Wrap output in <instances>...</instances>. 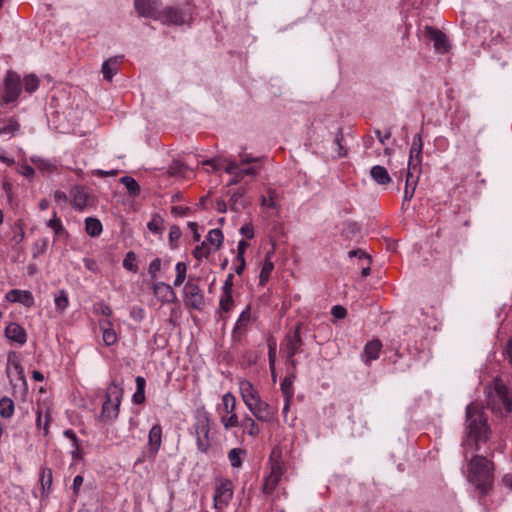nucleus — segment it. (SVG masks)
Listing matches in <instances>:
<instances>
[{
	"label": "nucleus",
	"instance_id": "obj_44",
	"mask_svg": "<svg viewBox=\"0 0 512 512\" xmlns=\"http://www.w3.org/2000/svg\"><path fill=\"white\" fill-rule=\"evenodd\" d=\"M343 225L342 232L347 238H354L360 233V226L356 222L347 221Z\"/></svg>",
	"mask_w": 512,
	"mask_h": 512
},
{
	"label": "nucleus",
	"instance_id": "obj_17",
	"mask_svg": "<svg viewBox=\"0 0 512 512\" xmlns=\"http://www.w3.org/2000/svg\"><path fill=\"white\" fill-rule=\"evenodd\" d=\"M239 389H240L242 400L247 407H248V404H252L253 402H256L259 399H261L257 389L248 380L240 381Z\"/></svg>",
	"mask_w": 512,
	"mask_h": 512
},
{
	"label": "nucleus",
	"instance_id": "obj_13",
	"mask_svg": "<svg viewBox=\"0 0 512 512\" xmlns=\"http://www.w3.org/2000/svg\"><path fill=\"white\" fill-rule=\"evenodd\" d=\"M255 418L261 422H272L275 418L276 411L267 402L259 399L247 407Z\"/></svg>",
	"mask_w": 512,
	"mask_h": 512
},
{
	"label": "nucleus",
	"instance_id": "obj_59",
	"mask_svg": "<svg viewBox=\"0 0 512 512\" xmlns=\"http://www.w3.org/2000/svg\"><path fill=\"white\" fill-rule=\"evenodd\" d=\"M331 314L337 319H343L347 315V310L341 305H335L332 307Z\"/></svg>",
	"mask_w": 512,
	"mask_h": 512
},
{
	"label": "nucleus",
	"instance_id": "obj_29",
	"mask_svg": "<svg viewBox=\"0 0 512 512\" xmlns=\"http://www.w3.org/2000/svg\"><path fill=\"white\" fill-rule=\"evenodd\" d=\"M240 427L243 428V432L247 433L252 437L258 436L260 429L253 418L246 416L240 423Z\"/></svg>",
	"mask_w": 512,
	"mask_h": 512
},
{
	"label": "nucleus",
	"instance_id": "obj_26",
	"mask_svg": "<svg viewBox=\"0 0 512 512\" xmlns=\"http://www.w3.org/2000/svg\"><path fill=\"white\" fill-rule=\"evenodd\" d=\"M223 240V233L218 228L210 230L206 236V242L210 246H214L215 251L219 250L222 247Z\"/></svg>",
	"mask_w": 512,
	"mask_h": 512
},
{
	"label": "nucleus",
	"instance_id": "obj_24",
	"mask_svg": "<svg viewBox=\"0 0 512 512\" xmlns=\"http://www.w3.org/2000/svg\"><path fill=\"white\" fill-rule=\"evenodd\" d=\"M72 205L75 209L82 211L88 204V194L84 188L76 186L71 190Z\"/></svg>",
	"mask_w": 512,
	"mask_h": 512
},
{
	"label": "nucleus",
	"instance_id": "obj_49",
	"mask_svg": "<svg viewBox=\"0 0 512 512\" xmlns=\"http://www.w3.org/2000/svg\"><path fill=\"white\" fill-rule=\"evenodd\" d=\"M229 417H226V416H222L221 417V423L223 424L224 428L226 430H229L233 427H239L240 426V421L238 419V416L235 412L233 413H229Z\"/></svg>",
	"mask_w": 512,
	"mask_h": 512
},
{
	"label": "nucleus",
	"instance_id": "obj_43",
	"mask_svg": "<svg viewBox=\"0 0 512 512\" xmlns=\"http://www.w3.org/2000/svg\"><path fill=\"white\" fill-rule=\"evenodd\" d=\"M39 78L35 74H29L24 78V88L28 93L35 92L39 87Z\"/></svg>",
	"mask_w": 512,
	"mask_h": 512
},
{
	"label": "nucleus",
	"instance_id": "obj_47",
	"mask_svg": "<svg viewBox=\"0 0 512 512\" xmlns=\"http://www.w3.org/2000/svg\"><path fill=\"white\" fill-rule=\"evenodd\" d=\"M47 226L53 229L54 233L58 236H61L62 234H65L66 231L62 225V222L59 217H57V214H53V218L50 219L47 222Z\"/></svg>",
	"mask_w": 512,
	"mask_h": 512
},
{
	"label": "nucleus",
	"instance_id": "obj_14",
	"mask_svg": "<svg viewBox=\"0 0 512 512\" xmlns=\"http://www.w3.org/2000/svg\"><path fill=\"white\" fill-rule=\"evenodd\" d=\"M158 0H135L134 7L140 17L156 20L158 15Z\"/></svg>",
	"mask_w": 512,
	"mask_h": 512
},
{
	"label": "nucleus",
	"instance_id": "obj_12",
	"mask_svg": "<svg viewBox=\"0 0 512 512\" xmlns=\"http://www.w3.org/2000/svg\"><path fill=\"white\" fill-rule=\"evenodd\" d=\"M159 17L156 20L161 21L164 25H183L185 23L186 14L179 7L167 6L158 12Z\"/></svg>",
	"mask_w": 512,
	"mask_h": 512
},
{
	"label": "nucleus",
	"instance_id": "obj_62",
	"mask_svg": "<svg viewBox=\"0 0 512 512\" xmlns=\"http://www.w3.org/2000/svg\"><path fill=\"white\" fill-rule=\"evenodd\" d=\"M240 233L244 235L248 239H252L254 237V229L250 224L244 225L240 229Z\"/></svg>",
	"mask_w": 512,
	"mask_h": 512
},
{
	"label": "nucleus",
	"instance_id": "obj_39",
	"mask_svg": "<svg viewBox=\"0 0 512 512\" xmlns=\"http://www.w3.org/2000/svg\"><path fill=\"white\" fill-rule=\"evenodd\" d=\"M55 306L57 310L63 312L69 304L68 295L65 290H60L54 298Z\"/></svg>",
	"mask_w": 512,
	"mask_h": 512
},
{
	"label": "nucleus",
	"instance_id": "obj_45",
	"mask_svg": "<svg viewBox=\"0 0 512 512\" xmlns=\"http://www.w3.org/2000/svg\"><path fill=\"white\" fill-rule=\"evenodd\" d=\"M244 451L240 448H233L228 453V459L233 468H240L242 466V460L240 455L243 454Z\"/></svg>",
	"mask_w": 512,
	"mask_h": 512
},
{
	"label": "nucleus",
	"instance_id": "obj_19",
	"mask_svg": "<svg viewBox=\"0 0 512 512\" xmlns=\"http://www.w3.org/2000/svg\"><path fill=\"white\" fill-rule=\"evenodd\" d=\"M122 58L123 56H114L104 61L101 68L104 80L112 81L114 75H116L119 70Z\"/></svg>",
	"mask_w": 512,
	"mask_h": 512
},
{
	"label": "nucleus",
	"instance_id": "obj_63",
	"mask_svg": "<svg viewBox=\"0 0 512 512\" xmlns=\"http://www.w3.org/2000/svg\"><path fill=\"white\" fill-rule=\"evenodd\" d=\"M190 211L189 207L174 206L171 209V213L176 216H185Z\"/></svg>",
	"mask_w": 512,
	"mask_h": 512
},
{
	"label": "nucleus",
	"instance_id": "obj_4",
	"mask_svg": "<svg viewBox=\"0 0 512 512\" xmlns=\"http://www.w3.org/2000/svg\"><path fill=\"white\" fill-rule=\"evenodd\" d=\"M122 396L123 389L115 382H112L107 389L105 401L102 405L100 414L102 421L107 422L118 417Z\"/></svg>",
	"mask_w": 512,
	"mask_h": 512
},
{
	"label": "nucleus",
	"instance_id": "obj_42",
	"mask_svg": "<svg viewBox=\"0 0 512 512\" xmlns=\"http://www.w3.org/2000/svg\"><path fill=\"white\" fill-rule=\"evenodd\" d=\"M163 218L159 214H154L147 224V228L155 233H161L163 230Z\"/></svg>",
	"mask_w": 512,
	"mask_h": 512
},
{
	"label": "nucleus",
	"instance_id": "obj_6",
	"mask_svg": "<svg viewBox=\"0 0 512 512\" xmlns=\"http://www.w3.org/2000/svg\"><path fill=\"white\" fill-rule=\"evenodd\" d=\"M301 323H297L295 328L288 332L285 336V348L286 361L291 365L292 369H296L297 362L294 356L301 352L303 346V340L300 334Z\"/></svg>",
	"mask_w": 512,
	"mask_h": 512
},
{
	"label": "nucleus",
	"instance_id": "obj_48",
	"mask_svg": "<svg viewBox=\"0 0 512 512\" xmlns=\"http://www.w3.org/2000/svg\"><path fill=\"white\" fill-rule=\"evenodd\" d=\"M222 402L225 413L229 414L235 412L236 399L231 393L224 394Z\"/></svg>",
	"mask_w": 512,
	"mask_h": 512
},
{
	"label": "nucleus",
	"instance_id": "obj_32",
	"mask_svg": "<svg viewBox=\"0 0 512 512\" xmlns=\"http://www.w3.org/2000/svg\"><path fill=\"white\" fill-rule=\"evenodd\" d=\"M12 230L14 235L11 241L14 243L13 248H17L22 243L25 237L22 220H17L12 226Z\"/></svg>",
	"mask_w": 512,
	"mask_h": 512
},
{
	"label": "nucleus",
	"instance_id": "obj_58",
	"mask_svg": "<svg viewBox=\"0 0 512 512\" xmlns=\"http://www.w3.org/2000/svg\"><path fill=\"white\" fill-rule=\"evenodd\" d=\"M348 255L349 257H358L360 260H365L367 263H371V257L361 249L351 250Z\"/></svg>",
	"mask_w": 512,
	"mask_h": 512
},
{
	"label": "nucleus",
	"instance_id": "obj_5",
	"mask_svg": "<svg viewBox=\"0 0 512 512\" xmlns=\"http://www.w3.org/2000/svg\"><path fill=\"white\" fill-rule=\"evenodd\" d=\"M422 138L420 134H416L413 137L412 145L410 148V156H409V162H408V175L406 180V189H405V198H411L413 196L415 187H416V181L412 180V183L410 184V178L412 177L411 170L413 171H419L420 165H421V153H422Z\"/></svg>",
	"mask_w": 512,
	"mask_h": 512
},
{
	"label": "nucleus",
	"instance_id": "obj_60",
	"mask_svg": "<svg viewBox=\"0 0 512 512\" xmlns=\"http://www.w3.org/2000/svg\"><path fill=\"white\" fill-rule=\"evenodd\" d=\"M64 436L70 440H72L73 442V446L76 447V450L79 451L81 450L80 449V444H79V440L75 434V432L72 430V429H67L64 431Z\"/></svg>",
	"mask_w": 512,
	"mask_h": 512
},
{
	"label": "nucleus",
	"instance_id": "obj_23",
	"mask_svg": "<svg viewBox=\"0 0 512 512\" xmlns=\"http://www.w3.org/2000/svg\"><path fill=\"white\" fill-rule=\"evenodd\" d=\"M381 349L382 342L379 339L369 341L365 345L364 352L362 354L365 363H370L372 360H376L380 355Z\"/></svg>",
	"mask_w": 512,
	"mask_h": 512
},
{
	"label": "nucleus",
	"instance_id": "obj_16",
	"mask_svg": "<svg viewBox=\"0 0 512 512\" xmlns=\"http://www.w3.org/2000/svg\"><path fill=\"white\" fill-rule=\"evenodd\" d=\"M429 39L433 42L434 49L438 53H445L449 49V43L446 35L438 29L429 28L428 29Z\"/></svg>",
	"mask_w": 512,
	"mask_h": 512
},
{
	"label": "nucleus",
	"instance_id": "obj_38",
	"mask_svg": "<svg viewBox=\"0 0 512 512\" xmlns=\"http://www.w3.org/2000/svg\"><path fill=\"white\" fill-rule=\"evenodd\" d=\"M20 129V124L15 118H10L7 123L0 127V135L14 136Z\"/></svg>",
	"mask_w": 512,
	"mask_h": 512
},
{
	"label": "nucleus",
	"instance_id": "obj_41",
	"mask_svg": "<svg viewBox=\"0 0 512 512\" xmlns=\"http://www.w3.org/2000/svg\"><path fill=\"white\" fill-rule=\"evenodd\" d=\"M210 253H211V247L206 241H203L200 245L196 246L195 249L193 250V256L197 260L207 258L210 255Z\"/></svg>",
	"mask_w": 512,
	"mask_h": 512
},
{
	"label": "nucleus",
	"instance_id": "obj_64",
	"mask_svg": "<svg viewBox=\"0 0 512 512\" xmlns=\"http://www.w3.org/2000/svg\"><path fill=\"white\" fill-rule=\"evenodd\" d=\"M222 161L221 158H214V159H208V160H204L202 162L203 165H209L212 167V170L215 171L217 169H219L220 167V162Z\"/></svg>",
	"mask_w": 512,
	"mask_h": 512
},
{
	"label": "nucleus",
	"instance_id": "obj_1",
	"mask_svg": "<svg viewBox=\"0 0 512 512\" xmlns=\"http://www.w3.org/2000/svg\"><path fill=\"white\" fill-rule=\"evenodd\" d=\"M466 435L463 440L464 456L479 450L481 443L487 441L489 428L481 407L478 404H470L466 408Z\"/></svg>",
	"mask_w": 512,
	"mask_h": 512
},
{
	"label": "nucleus",
	"instance_id": "obj_7",
	"mask_svg": "<svg viewBox=\"0 0 512 512\" xmlns=\"http://www.w3.org/2000/svg\"><path fill=\"white\" fill-rule=\"evenodd\" d=\"M21 93L20 76L14 71H8L3 83L0 97L4 104L15 102Z\"/></svg>",
	"mask_w": 512,
	"mask_h": 512
},
{
	"label": "nucleus",
	"instance_id": "obj_8",
	"mask_svg": "<svg viewBox=\"0 0 512 512\" xmlns=\"http://www.w3.org/2000/svg\"><path fill=\"white\" fill-rule=\"evenodd\" d=\"M498 403L504 406L506 414L512 412V397L505 384L500 381H495L494 391L489 395L488 404L493 411H498Z\"/></svg>",
	"mask_w": 512,
	"mask_h": 512
},
{
	"label": "nucleus",
	"instance_id": "obj_37",
	"mask_svg": "<svg viewBox=\"0 0 512 512\" xmlns=\"http://www.w3.org/2000/svg\"><path fill=\"white\" fill-rule=\"evenodd\" d=\"M250 319H251L250 306H247L240 314V316L236 322L234 332L236 333V332H241L242 330H245Z\"/></svg>",
	"mask_w": 512,
	"mask_h": 512
},
{
	"label": "nucleus",
	"instance_id": "obj_57",
	"mask_svg": "<svg viewBox=\"0 0 512 512\" xmlns=\"http://www.w3.org/2000/svg\"><path fill=\"white\" fill-rule=\"evenodd\" d=\"M342 141H343V133H342V130L339 129L338 133L336 134L335 139H334V142L338 146V156L339 157H344L347 155V149H345L344 146L342 145Z\"/></svg>",
	"mask_w": 512,
	"mask_h": 512
},
{
	"label": "nucleus",
	"instance_id": "obj_11",
	"mask_svg": "<svg viewBox=\"0 0 512 512\" xmlns=\"http://www.w3.org/2000/svg\"><path fill=\"white\" fill-rule=\"evenodd\" d=\"M233 496V485L232 482L228 479H225L220 482L219 485L216 486L214 493V507L217 510L223 509L228 505L229 501Z\"/></svg>",
	"mask_w": 512,
	"mask_h": 512
},
{
	"label": "nucleus",
	"instance_id": "obj_35",
	"mask_svg": "<svg viewBox=\"0 0 512 512\" xmlns=\"http://www.w3.org/2000/svg\"><path fill=\"white\" fill-rule=\"evenodd\" d=\"M267 346H268L269 368H270V371L273 372V370L275 368L276 353H277V342L273 336H270L267 339Z\"/></svg>",
	"mask_w": 512,
	"mask_h": 512
},
{
	"label": "nucleus",
	"instance_id": "obj_54",
	"mask_svg": "<svg viewBox=\"0 0 512 512\" xmlns=\"http://www.w3.org/2000/svg\"><path fill=\"white\" fill-rule=\"evenodd\" d=\"M161 269V259L155 258L151 261L148 267V273L151 277V279H155L157 277V272H159Z\"/></svg>",
	"mask_w": 512,
	"mask_h": 512
},
{
	"label": "nucleus",
	"instance_id": "obj_33",
	"mask_svg": "<svg viewBox=\"0 0 512 512\" xmlns=\"http://www.w3.org/2000/svg\"><path fill=\"white\" fill-rule=\"evenodd\" d=\"M14 413V402L9 397H2L0 399V416L3 418H10Z\"/></svg>",
	"mask_w": 512,
	"mask_h": 512
},
{
	"label": "nucleus",
	"instance_id": "obj_52",
	"mask_svg": "<svg viewBox=\"0 0 512 512\" xmlns=\"http://www.w3.org/2000/svg\"><path fill=\"white\" fill-rule=\"evenodd\" d=\"M181 236V229L177 225H172L169 231V243L172 249L177 247V241Z\"/></svg>",
	"mask_w": 512,
	"mask_h": 512
},
{
	"label": "nucleus",
	"instance_id": "obj_10",
	"mask_svg": "<svg viewBox=\"0 0 512 512\" xmlns=\"http://www.w3.org/2000/svg\"><path fill=\"white\" fill-rule=\"evenodd\" d=\"M183 292L187 306L197 310L203 308L205 303L204 296L198 284L188 280L184 286Z\"/></svg>",
	"mask_w": 512,
	"mask_h": 512
},
{
	"label": "nucleus",
	"instance_id": "obj_51",
	"mask_svg": "<svg viewBox=\"0 0 512 512\" xmlns=\"http://www.w3.org/2000/svg\"><path fill=\"white\" fill-rule=\"evenodd\" d=\"M47 247H48V240L46 238L38 239L34 243L33 248H32L33 257L36 258L39 255L44 254L47 250Z\"/></svg>",
	"mask_w": 512,
	"mask_h": 512
},
{
	"label": "nucleus",
	"instance_id": "obj_34",
	"mask_svg": "<svg viewBox=\"0 0 512 512\" xmlns=\"http://www.w3.org/2000/svg\"><path fill=\"white\" fill-rule=\"evenodd\" d=\"M273 268L274 265L273 262L270 260V254H267L259 276V281L261 285H265L266 282L269 280Z\"/></svg>",
	"mask_w": 512,
	"mask_h": 512
},
{
	"label": "nucleus",
	"instance_id": "obj_28",
	"mask_svg": "<svg viewBox=\"0 0 512 512\" xmlns=\"http://www.w3.org/2000/svg\"><path fill=\"white\" fill-rule=\"evenodd\" d=\"M85 230L91 237H96L102 231V224L97 218L88 217L85 220Z\"/></svg>",
	"mask_w": 512,
	"mask_h": 512
},
{
	"label": "nucleus",
	"instance_id": "obj_30",
	"mask_svg": "<svg viewBox=\"0 0 512 512\" xmlns=\"http://www.w3.org/2000/svg\"><path fill=\"white\" fill-rule=\"evenodd\" d=\"M40 483L43 494L48 493L53 483L52 470L50 468H42L40 473Z\"/></svg>",
	"mask_w": 512,
	"mask_h": 512
},
{
	"label": "nucleus",
	"instance_id": "obj_46",
	"mask_svg": "<svg viewBox=\"0 0 512 512\" xmlns=\"http://www.w3.org/2000/svg\"><path fill=\"white\" fill-rule=\"evenodd\" d=\"M123 267L133 273H136L138 271V266L136 265V254L132 251H129L124 260H123Z\"/></svg>",
	"mask_w": 512,
	"mask_h": 512
},
{
	"label": "nucleus",
	"instance_id": "obj_9",
	"mask_svg": "<svg viewBox=\"0 0 512 512\" xmlns=\"http://www.w3.org/2000/svg\"><path fill=\"white\" fill-rule=\"evenodd\" d=\"M195 435L197 441L198 449L206 453L210 448V419L209 416L204 413L202 415L197 416L196 422L194 424Z\"/></svg>",
	"mask_w": 512,
	"mask_h": 512
},
{
	"label": "nucleus",
	"instance_id": "obj_53",
	"mask_svg": "<svg viewBox=\"0 0 512 512\" xmlns=\"http://www.w3.org/2000/svg\"><path fill=\"white\" fill-rule=\"evenodd\" d=\"M371 177L379 184H384V166L376 165L371 168Z\"/></svg>",
	"mask_w": 512,
	"mask_h": 512
},
{
	"label": "nucleus",
	"instance_id": "obj_36",
	"mask_svg": "<svg viewBox=\"0 0 512 512\" xmlns=\"http://www.w3.org/2000/svg\"><path fill=\"white\" fill-rule=\"evenodd\" d=\"M8 365L12 366L17 373L20 380L25 382L24 369L15 352H10L8 355Z\"/></svg>",
	"mask_w": 512,
	"mask_h": 512
},
{
	"label": "nucleus",
	"instance_id": "obj_20",
	"mask_svg": "<svg viewBox=\"0 0 512 512\" xmlns=\"http://www.w3.org/2000/svg\"><path fill=\"white\" fill-rule=\"evenodd\" d=\"M6 337L20 345H23L27 341V334L25 329L17 323H10L5 328Z\"/></svg>",
	"mask_w": 512,
	"mask_h": 512
},
{
	"label": "nucleus",
	"instance_id": "obj_31",
	"mask_svg": "<svg viewBox=\"0 0 512 512\" xmlns=\"http://www.w3.org/2000/svg\"><path fill=\"white\" fill-rule=\"evenodd\" d=\"M120 182L126 187L130 196L136 197L140 194V186L134 178L124 176L120 178Z\"/></svg>",
	"mask_w": 512,
	"mask_h": 512
},
{
	"label": "nucleus",
	"instance_id": "obj_56",
	"mask_svg": "<svg viewBox=\"0 0 512 512\" xmlns=\"http://www.w3.org/2000/svg\"><path fill=\"white\" fill-rule=\"evenodd\" d=\"M94 312L102 314V315L107 316V317H110L112 315L111 307L108 304L104 303V302H100V303L95 304L94 305Z\"/></svg>",
	"mask_w": 512,
	"mask_h": 512
},
{
	"label": "nucleus",
	"instance_id": "obj_27",
	"mask_svg": "<svg viewBox=\"0 0 512 512\" xmlns=\"http://www.w3.org/2000/svg\"><path fill=\"white\" fill-rule=\"evenodd\" d=\"M136 391L133 394L132 400L135 404H143L145 402V386L146 381L142 376H137L135 379Z\"/></svg>",
	"mask_w": 512,
	"mask_h": 512
},
{
	"label": "nucleus",
	"instance_id": "obj_21",
	"mask_svg": "<svg viewBox=\"0 0 512 512\" xmlns=\"http://www.w3.org/2000/svg\"><path fill=\"white\" fill-rule=\"evenodd\" d=\"M154 295L162 302H173L176 298V294L172 287L164 282H156L153 285Z\"/></svg>",
	"mask_w": 512,
	"mask_h": 512
},
{
	"label": "nucleus",
	"instance_id": "obj_61",
	"mask_svg": "<svg viewBox=\"0 0 512 512\" xmlns=\"http://www.w3.org/2000/svg\"><path fill=\"white\" fill-rule=\"evenodd\" d=\"M244 190H238L231 195L232 209L237 210L239 200L243 197Z\"/></svg>",
	"mask_w": 512,
	"mask_h": 512
},
{
	"label": "nucleus",
	"instance_id": "obj_50",
	"mask_svg": "<svg viewBox=\"0 0 512 512\" xmlns=\"http://www.w3.org/2000/svg\"><path fill=\"white\" fill-rule=\"evenodd\" d=\"M175 270H176V278L174 281V285L180 286L186 278V272H187L186 264L184 262H178L176 264Z\"/></svg>",
	"mask_w": 512,
	"mask_h": 512
},
{
	"label": "nucleus",
	"instance_id": "obj_22",
	"mask_svg": "<svg viewBox=\"0 0 512 512\" xmlns=\"http://www.w3.org/2000/svg\"><path fill=\"white\" fill-rule=\"evenodd\" d=\"M99 327L102 331V338L106 346H111L117 342L118 337L110 319L106 318L100 320Z\"/></svg>",
	"mask_w": 512,
	"mask_h": 512
},
{
	"label": "nucleus",
	"instance_id": "obj_15",
	"mask_svg": "<svg viewBox=\"0 0 512 512\" xmlns=\"http://www.w3.org/2000/svg\"><path fill=\"white\" fill-rule=\"evenodd\" d=\"M6 300L12 303H21L26 307L34 305V297L30 291L12 289L6 293Z\"/></svg>",
	"mask_w": 512,
	"mask_h": 512
},
{
	"label": "nucleus",
	"instance_id": "obj_3",
	"mask_svg": "<svg viewBox=\"0 0 512 512\" xmlns=\"http://www.w3.org/2000/svg\"><path fill=\"white\" fill-rule=\"evenodd\" d=\"M270 472L264 478L261 490L264 494L271 495L277 488L284 473V463L281 460V452L273 449L269 457Z\"/></svg>",
	"mask_w": 512,
	"mask_h": 512
},
{
	"label": "nucleus",
	"instance_id": "obj_25",
	"mask_svg": "<svg viewBox=\"0 0 512 512\" xmlns=\"http://www.w3.org/2000/svg\"><path fill=\"white\" fill-rule=\"evenodd\" d=\"M296 378L295 369H292V372L287 375L283 381L281 382V391L285 400L291 401L294 391H293V383Z\"/></svg>",
	"mask_w": 512,
	"mask_h": 512
},
{
	"label": "nucleus",
	"instance_id": "obj_40",
	"mask_svg": "<svg viewBox=\"0 0 512 512\" xmlns=\"http://www.w3.org/2000/svg\"><path fill=\"white\" fill-rule=\"evenodd\" d=\"M234 306L232 292H223L220 298V311L229 312Z\"/></svg>",
	"mask_w": 512,
	"mask_h": 512
},
{
	"label": "nucleus",
	"instance_id": "obj_2",
	"mask_svg": "<svg viewBox=\"0 0 512 512\" xmlns=\"http://www.w3.org/2000/svg\"><path fill=\"white\" fill-rule=\"evenodd\" d=\"M463 473L470 484L485 494L494 481V464L487 458L476 455L463 468Z\"/></svg>",
	"mask_w": 512,
	"mask_h": 512
},
{
	"label": "nucleus",
	"instance_id": "obj_18",
	"mask_svg": "<svg viewBox=\"0 0 512 512\" xmlns=\"http://www.w3.org/2000/svg\"><path fill=\"white\" fill-rule=\"evenodd\" d=\"M162 443V428L159 424H155L149 431L148 435V451L150 456L154 457L160 449Z\"/></svg>",
	"mask_w": 512,
	"mask_h": 512
},
{
	"label": "nucleus",
	"instance_id": "obj_55",
	"mask_svg": "<svg viewBox=\"0 0 512 512\" xmlns=\"http://www.w3.org/2000/svg\"><path fill=\"white\" fill-rule=\"evenodd\" d=\"M186 169L185 165L180 161H173L168 168V173L172 176L180 175Z\"/></svg>",
	"mask_w": 512,
	"mask_h": 512
}]
</instances>
